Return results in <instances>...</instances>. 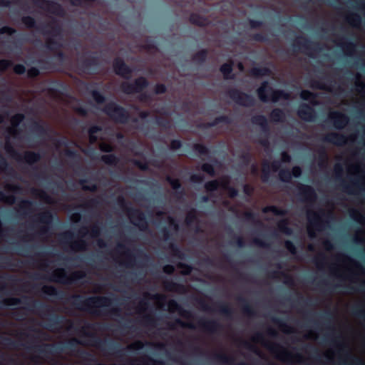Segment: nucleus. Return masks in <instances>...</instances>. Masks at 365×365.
I'll return each mask as SVG.
<instances>
[{"label":"nucleus","mask_w":365,"mask_h":365,"mask_svg":"<svg viewBox=\"0 0 365 365\" xmlns=\"http://www.w3.org/2000/svg\"><path fill=\"white\" fill-rule=\"evenodd\" d=\"M71 304L78 310L88 312L93 315L110 314L120 317L121 310L118 307H111L118 304V298L106 296H91L85 297L81 294H73L70 297Z\"/></svg>","instance_id":"obj_1"},{"label":"nucleus","mask_w":365,"mask_h":365,"mask_svg":"<svg viewBox=\"0 0 365 365\" xmlns=\"http://www.w3.org/2000/svg\"><path fill=\"white\" fill-rule=\"evenodd\" d=\"M91 328H93V324L88 323L84 327L81 329V332L85 336L90 338V344L91 346L102 351L110 350L115 351V356L119 358H122L124 356V349H120L118 344L110 340L102 339L94 333L86 331V329Z\"/></svg>","instance_id":"obj_2"},{"label":"nucleus","mask_w":365,"mask_h":365,"mask_svg":"<svg viewBox=\"0 0 365 365\" xmlns=\"http://www.w3.org/2000/svg\"><path fill=\"white\" fill-rule=\"evenodd\" d=\"M307 215L309 222L307 231L311 238L315 237L314 230H322L329 224V221L327 219L332 217L331 213H327L323 210H320L319 212L308 210Z\"/></svg>","instance_id":"obj_3"},{"label":"nucleus","mask_w":365,"mask_h":365,"mask_svg":"<svg viewBox=\"0 0 365 365\" xmlns=\"http://www.w3.org/2000/svg\"><path fill=\"white\" fill-rule=\"evenodd\" d=\"M102 110L115 123L126 124L130 120L129 111L114 101L106 104Z\"/></svg>","instance_id":"obj_4"},{"label":"nucleus","mask_w":365,"mask_h":365,"mask_svg":"<svg viewBox=\"0 0 365 365\" xmlns=\"http://www.w3.org/2000/svg\"><path fill=\"white\" fill-rule=\"evenodd\" d=\"M119 205L126 211L131 222L139 228L141 231L148 230V223L145 213L140 209L127 207L126 201L123 197H119L118 199Z\"/></svg>","instance_id":"obj_5"},{"label":"nucleus","mask_w":365,"mask_h":365,"mask_svg":"<svg viewBox=\"0 0 365 365\" xmlns=\"http://www.w3.org/2000/svg\"><path fill=\"white\" fill-rule=\"evenodd\" d=\"M257 93L259 100L264 103L269 100L276 103L280 99L288 100L290 97L289 94L284 90H274L267 81L262 83L257 89Z\"/></svg>","instance_id":"obj_6"},{"label":"nucleus","mask_w":365,"mask_h":365,"mask_svg":"<svg viewBox=\"0 0 365 365\" xmlns=\"http://www.w3.org/2000/svg\"><path fill=\"white\" fill-rule=\"evenodd\" d=\"M81 238L73 241L74 238L73 232L66 231L61 234L60 242L62 245H69L71 250L75 251H84L87 249L88 243L86 240L83 239L88 234V228L86 227H81L78 231Z\"/></svg>","instance_id":"obj_7"},{"label":"nucleus","mask_w":365,"mask_h":365,"mask_svg":"<svg viewBox=\"0 0 365 365\" xmlns=\"http://www.w3.org/2000/svg\"><path fill=\"white\" fill-rule=\"evenodd\" d=\"M85 277L86 274L81 271H76L69 277L64 269L58 268L54 270L49 277L45 276L43 278L53 282L63 284H71L75 281L82 279Z\"/></svg>","instance_id":"obj_8"},{"label":"nucleus","mask_w":365,"mask_h":365,"mask_svg":"<svg viewBox=\"0 0 365 365\" xmlns=\"http://www.w3.org/2000/svg\"><path fill=\"white\" fill-rule=\"evenodd\" d=\"M6 151L11 154L13 158L16 159L18 161H24L29 165H33L41 159V155L38 152L34 151H25L24 155L19 153L13 147L11 143L6 141L5 145Z\"/></svg>","instance_id":"obj_9"},{"label":"nucleus","mask_w":365,"mask_h":365,"mask_svg":"<svg viewBox=\"0 0 365 365\" xmlns=\"http://www.w3.org/2000/svg\"><path fill=\"white\" fill-rule=\"evenodd\" d=\"M253 340L262 343L263 346L270 352L277 354V357L280 360H288L293 356L290 352L287 351L279 344L265 341L264 336L261 333H257L253 337Z\"/></svg>","instance_id":"obj_10"},{"label":"nucleus","mask_w":365,"mask_h":365,"mask_svg":"<svg viewBox=\"0 0 365 365\" xmlns=\"http://www.w3.org/2000/svg\"><path fill=\"white\" fill-rule=\"evenodd\" d=\"M20 304L26 305L27 308L29 309L32 308H38L46 309L47 312L51 311V309L49 306L36 300H30V299L26 296L22 297L21 299L17 297H11L4 299L3 301H0V307L2 305L16 306Z\"/></svg>","instance_id":"obj_11"},{"label":"nucleus","mask_w":365,"mask_h":365,"mask_svg":"<svg viewBox=\"0 0 365 365\" xmlns=\"http://www.w3.org/2000/svg\"><path fill=\"white\" fill-rule=\"evenodd\" d=\"M292 46L294 50L297 51L303 49L302 51L306 53L311 57L313 56L312 52L317 53L322 50V47L318 42H313L303 36L297 37L294 41Z\"/></svg>","instance_id":"obj_12"},{"label":"nucleus","mask_w":365,"mask_h":365,"mask_svg":"<svg viewBox=\"0 0 365 365\" xmlns=\"http://www.w3.org/2000/svg\"><path fill=\"white\" fill-rule=\"evenodd\" d=\"M149 86V81L143 76L138 77L133 83L123 82L120 86V91L127 95L142 93Z\"/></svg>","instance_id":"obj_13"},{"label":"nucleus","mask_w":365,"mask_h":365,"mask_svg":"<svg viewBox=\"0 0 365 365\" xmlns=\"http://www.w3.org/2000/svg\"><path fill=\"white\" fill-rule=\"evenodd\" d=\"M227 96L236 104L243 107H252L255 105V98L237 88H230L227 92Z\"/></svg>","instance_id":"obj_14"},{"label":"nucleus","mask_w":365,"mask_h":365,"mask_svg":"<svg viewBox=\"0 0 365 365\" xmlns=\"http://www.w3.org/2000/svg\"><path fill=\"white\" fill-rule=\"evenodd\" d=\"M34 4L38 8L43 9L48 12L59 17H64L66 11L61 4L51 0H34Z\"/></svg>","instance_id":"obj_15"},{"label":"nucleus","mask_w":365,"mask_h":365,"mask_svg":"<svg viewBox=\"0 0 365 365\" xmlns=\"http://www.w3.org/2000/svg\"><path fill=\"white\" fill-rule=\"evenodd\" d=\"M53 220V213L48 210L38 214L36 221L43 224L36 233L38 237H43L49 233V226L52 224Z\"/></svg>","instance_id":"obj_16"},{"label":"nucleus","mask_w":365,"mask_h":365,"mask_svg":"<svg viewBox=\"0 0 365 365\" xmlns=\"http://www.w3.org/2000/svg\"><path fill=\"white\" fill-rule=\"evenodd\" d=\"M99 149L103 153H108L110 154L103 155L101 157V160L108 165H116L119 163V158L113 154L110 153L114 151V146L108 143H101L99 145Z\"/></svg>","instance_id":"obj_17"},{"label":"nucleus","mask_w":365,"mask_h":365,"mask_svg":"<svg viewBox=\"0 0 365 365\" xmlns=\"http://www.w3.org/2000/svg\"><path fill=\"white\" fill-rule=\"evenodd\" d=\"M113 68L116 75L127 80L130 78L133 71L132 68L127 65L125 61L119 57L114 58L113 61Z\"/></svg>","instance_id":"obj_18"},{"label":"nucleus","mask_w":365,"mask_h":365,"mask_svg":"<svg viewBox=\"0 0 365 365\" xmlns=\"http://www.w3.org/2000/svg\"><path fill=\"white\" fill-rule=\"evenodd\" d=\"M99 66V58L95 55H89L87 58L81 59L78 63V69L81 73H91Z\"/></svg>","instance_id":"obj_19"},{"label":"nucleus","mask_w":365,"mask_h":365,"mask_svg":"<svg viewBox=\"0 0 365 365\" xmlns=\"http://www.w3.org/2000/svg\"><path fill=\"white\" fill-rule=\"evenodd\" d=\"M334 173L336 178L337 180H341L340 186L341 187L342 190L349 194H354V190L359 187V183L356 181L351 180L350 183L347 184L344 180L341 179L343 174V167L341 164L337 163L334 165Z\"/></svg>","instance_id":"obj_20"},{"label":"nucleus","mask_w":365,"mask_h":365,"mask_svg":"<svg viewBox=\"0 0 365 365\" xmlns=\"http://www.w3.org/2000/svg\"><path fill=\"white\" fill-rule=\"evenodd\" d=\"M297 114L300 119L306 122H313L317 118L315 109L305 103H301L299 106Z\"/></svg>","instance_id":"obj_21"},{"label":"nucleus","mask_w":365,"mask_h":365,"mask_svg":"<svg viewBox=\"0 0 365 365\" xmlns=\"http://www.w3.org/2000/svg\"><path fill=\"white\" fill-rule=\"evenodd\" d=\"M297 189V195L301 197L302 200L313 202L317 200V193L312 186L298 183Z\"/></svg>","instance_id":"obj_22"},{"label":"nucleus","mask_w":365,"mask_h":365,"mask_svg":"<svg viewBox=\"0 0 365 365\" xmlns=\"http://www.w3.org/2000/svg\"><path fill=\"white\" fill-rule=\"evenodd\" d=\"M41 32L43 35H48L55 38L61 35L62 28L58 21L56 19H53L49 24L42 26Z\"/></svg>","instance_id":"obj_23"},{"label":"nucleus","mask_w":365,"mask_h":365,"mask_svg":"<svg viewBox=\"0 0 365 365\" xmlns=\"http://www.w3.org/2000/svg\"><path fill=\"white\" fill-rule=\"evenodd\" d=\"M302 170L299 166H294L292 170L289 169H282L279 171V178L283 182H290L292 178H299L301 177Z\"/></svg>","instance_id":"obj_24"},{"label":"nucleus","mask_w":365,"mask_h":365,"mask_svg":"<svg viewBox=\"0 0 365 365\" xmlns=\"http://www.w3.org/2000/svg\"><path fill=\"white\" fill-rule=\"evenodd\" d=\"M329 118L333 122L334 128L338 130L343 129L349 120V117L340 111L331 112Z\"/></svg>","instance_id":"obj_25"},{"label":"nucleus","mask_w":365,"mask_h":365,"mask_svg":"<svg viewBox=\"0 0 365 365\" xmlns=\"http://www.w3.org/2000/svg\"><path fill=\"white\" fill-rule=\"evenodd\" d=\"M197 324L202 330L210 334H215L222 328V325L215 319H200Z\"/></svg>","instance_id":"obj_26"},{"label":"nucleus","mask_w":365,"mask_h":365,"mask_svg":"<svg viewBox=\"0 0 365 365\" xmlns=\"http://www.w3.org/2000/svg\"><path fill=\"white\" fill-rule=\"evenodd\" d=\"M25 119V115L23 113H16L11 118V128H9L7 131L14 137H17L20 133L21 130L19 128V125Z\"/></svg>","instance_id":"obj_27"},{"label":"nucleus","mask_w":365,"mask_h":365,"mask_svg":"<svg viewBox=\"0 0 365 365\" xmlns=\"http://www.w3.org/2000/svg\"><path fill=\"white\" fill-rule=\"evenodd\" d=\"M323 140L337 146H341L346 143L347 138L341 133H330L324 137Z\"/></svg>","instance_id":"obj_28"},{"label":"nucleus","mask_w":365,"mask_h":365,"mask_svg":"<svg viewBox=\"0 0 365 365\" xmlns=\"http://www.w3.org/2000/svg\"><path fill=\"white\" fill-rule=\"evenodd\" d=\"M165 180L170 184L172 189L175 191L177 197L180 198L185 195V190L182 187V184L179 179L173 178L171 176L168 175Z\"/></svg>","instance_id":"obj_29"},{"label":"nucleus","mask_w":365,"mask_h":365,"mask_svg":"<svg viewBox=\"0 0 365 365\" xmlns=\"http://www.w3.org/2000/svg\"><path fill=\"white\" fill-rule=\"evenodd\" d=\"M189 21L191 24L200 27H205L210 24V21L207 17L197 13H192L190 15Z\"/></svg>","instance_id":"obj_30"},{"label":"nucleus","mask_w":365,"mask_h":365,"mask_svg":"<svg viewBox=\"0 0 365 365\" xmlns=\"http://www.w3.org/2000/svg\"><path fill=\"white\" fill-rule=\"evenodd\" d=\"M168 307L170 312L178 311L184 318L190 319L192 317L190 311L184 309L175 299H170L168 302Z\"/></svg>","instance_id":"obj_31"},{"label":"nucleus","mask_w":365,"mask_h":365,"mask_svg":"<svg viewBox=\"0 0 365 365\" xmlns=\"http://www.w3.org/2000/svg\"><path fill=\"white\" fill-rule=\"evenodd\" d=\"M238 302L241 304L242 311L244 314L247 317H252L256 315V312L253 307L249 303L247 299L242 297L237 298Z\"/></svg>","instance_id":"obj_32"},{"label":"nucleus","mask_w":365,"mask_h":365,"mask_svg":"<svg viewBox=\"0 0 365 365\" xmlns=\"http://www.w3.org/2000/svg\"><path fill=\"white\" fill-rule=\"evenodd\" d=\"M252 123L254 125H257L261 127L263 132L268 133L269 131V127L268 125L266 117L263 115H254L251 119Z\"/></svg>","instance_id":"obj_33"},{"label":"nucleus","mask_w":365,"mask_h":365,"mask_svg":"<svg viewBox=\"0 0 365 365\" xmlns=\"http://www.w3.org/2000/svg\"><path fill=\"white\" fill-rule=\"evenodd\" d=\"M250 76L254 78H259L262 76H269L272 71L266 67H253L250 70Z\"/></svg>","instance_id":"obj_34"},{"label":"nucleus","mask_w":365,"mask_h":365,"mask_svg":"<svg viewBox=\"0 0 365 365\" xmlns=\"http://www.w3.org/2000/svg\"><path fill=\"white\" fill-rule=\"evenodd\" d=\"M31 130L39 136H45L48 134V128L44 123L33 120L31 126Z\"/></svg>","instance_id":"obj_35"},{"label":"nucleus","mask_w":365,"mask_h":365,"mask_svg":"<svg viewBox=\"0 0 365 365\" xmlns=\"http://www.w3.org/2000/svg\"><path fill=\"white\" fill-rule=\"evenodd\" d=\"M65 320V317L62 315L53 314L48 319L46 327L48 329H54L60 326Z\"/></svg>","instance_id":"obj_36"},{"label":"nucleus","mask_w":365,"mask_h":365,"mask_svg":"<svg viewBox=\"0 0 365 365\" xmlns=\"http://www.w3.org/2000/svg\"><path fill=\"white\" fill-rule=\"evenodd\" d=\"M41 292L46 295L56 297L58 298H62L65 294L63 292L58 290L53 285H44L41 288Z\"/></svg>","instance_id":"obj_37"},{"label":"nucleus","mask_w":365,"mask_h":365,"mask_svg":"<svg viewBox=\"0 0 365 365\" xmlns=\"http://www.w3.org/2000/svg\"><path fill=\"white\" fill-rule=\"evenodd\" d=\"M339 45L346 53L351 55L354 51L356 44L353 41H351L347 37L343 36L339 38Z\"/></svg>","instance_id":"obj_38"},{"label":"nucleus","mask_w":365,"mask_h":365,"mask_svg":"<svg viewBox=\"0 0 365 365\" xmlns=\"http://www.w3.org/2000/svg\"><path fill=\"white\" fill-rule=\"evenodd\" d=\"M117 250H124V255L126 257V266L127 267H132L134 265L135 262V255H133L132 252L128 249L125 245L122 243H118L117 245Z\"/></svg>","instance_id":"obj_39"},{"label":"nucleus","mask_w":365,"mask_h":365,"mask_svg":"<svg viewBox=\"0 0 365 365\" xmlns=\"http://www.w3.org/2000/svg\"><path fill=\"white\" fill-rule=\"evenodd\" d=\"M279 276L284 278V283L285 284L289 286H293L294 284L293 277L284 272L273 271L269 274V277L272 279L279 278Z\"/></svg>","instance_id":"obj_40"},{"label":"nucleus","mask_w":365,"mask_h":365,"mask_svg":"<svg viewBox=\"0 0 365 365\" xmlns=\"http://www.w3.org/2000/svg\"><path fill=\"white\" fill-rule=\"evenodd\" d=\"M163 287L165 290L170 292H181L185 289V287L182 284L173 282L172 280L165 281L163 282Z\"/></svg>","instance_id":"obj_41"},{"label":"nucleus","mask_w":365,"mask_h":365,"mask_svg":"<svg viewBox=\"0 0 365 365\" xmlns=\"http://www.w3.org/2000/svg\"><path fill=\"white\" fill-rule=\"evenodd\" d=\"M270 120L274 123H282L285 119V113L281 108H274L269 113Z\"/></svg>","instance_id":"obj_42"},{"label":"nucleus","mask_w":365,"mask_h":365,"mask_svg":"<svg viewBox=\"0 0 365 365\" xmlns=\"http://www.w3.org/2000/svg\"><path fill=\"white\" fill-rule=\"evenodd\" d=\"M208 56V50L206 48L201 49L200 51L196 52L192 57V60L199 64L202 65L205 63L207 58Z\"/></svg>","instance_id":"obj_43"},{"label":"nucleus","mask_w":365,"mask_h":365,"mask_svg":"<svg viewBox=\"0 0 365 365\" xmlns=\"http://www.w3.org/2000/svg\"><path fill=\"white\" fill-rule=\"evenodd\" d=\"M230 124L231 123V118L225 115L216 117L212 121L207 123L204 125L205 128H212L220 123Z\"/></svg>","instance_id":"obj_44"},{"label":"nucleus","mask_w":365,"mask_h":365,"mask_svg":"<svg viewBox=\"0 0 365 365\" xmlns=\"http://www.w3.org/2000/svg\"><path fill=\"white\" fill-rule=\"evenodd\" d=\"M271 321L279 326V327L284 332V333H287V334H290V333H293L294 332V329L288 326L287 323H285L283 320H282L281 319L278 318V317H273L271 318Z\"/></svg>","instance_id":"obj_45"},{"label":"nucleus","mask_w":365,"mask_h":365,"mask_svg":"<svg viewBox=\"0 0 365 365\" xmlns=\"http://www.w3.org/2000/svg\"><path fill=\"white\" fill-rule=\"evenodd\" d=\"M232 63H223L220 68V71L223 74L224 78L226 80L232 79L234 78V75L232 74Z\"/></svg>","instance_id":"obj_46"},{"label":"nucleus","mask_w":365,"mask_h":365,"mask_svg":"<svg viewBox=\"0 0 365 365\" xmlns=\"http://www.w3.org/2000/svg\"><path fill=\"white\" fill-rule=\"evenodd\" d=\"M34 202L28 199L21 200L19 204V211L22 212L24 215H27L29 212L33 211V205Z\"/></svg>","instance_id":"obj_47"},{"label":"nucleus","mask_w":365,"mask_h":365,"mask_svg":"<svg viewBox=\"0 0 365 365\" xmlns=\"http://www.w3.org/2000/svg\"><path fill=\"white\" fill-rule=\"evenodd\" d=\"M264 213L272 212L276 216H284L287 214L285 210L279 208L275 205L266 206L262 209Z\"/></svg>","instance_id":"obj_48"},{"label":"nucleus","mask_w":365,"mask_h":365,"mask_svg":"<svg viewBox=\"0 0 365 365\" xmlns=\"http://www.w3.org/2000/svg\"><path fill=\"white\" fill-rule=\"evenodd\" d=\"M216 306L217 307V311L227 317H230L232 316L233 310L227 303L219 302L216 304Z\"/></svg>","instance_id":"obj_49"},{"label":"nucleus","mask_w":365,"mask_h":365,"mask_svg":"<svg viewBox=\"0 0 365 365\" xmlns=\"http://www.w3.org/2000/svg\"><path fill=\"white\" fill-rule=\"evenodd\" d=\"M214 359L220 362L227 364H232L235 361L234 357L225 353H217L213 355Z\"/></svg>","instance_id":"obj_50"},{"label":"nucleus","mask_w":365,"mask_h":365,"mask_svg":"<svg viewBox=\"0 0 365 365\" xmlns=\"http://www.w3.org/2000/svg\"><path fill=\"white\" fill-rule=\"evenodd\" d=\"M300 98L303 101H311L313 105L317 104V101H314L317 98V94L309 90H302L300 93Z\"/></svg>","instance_id":"obj_51"},{"label":"nucleus","mask_w":365,"mask_h":365,"mask_svg":"<svg viewBox=\"0 0 365 365\" xmlns=\"http://www.w3.org/2000/svg\"><path fill=\"white\" fill-rule=\"evenodd\" d=\"M21 22L24 24L26 27L29 29H36L41 31L42 27H38L36 26V20L34 17L31 16H25L21 18Z\"/></svg>","instance_id":"obj_52"},{"label":"nucleus","mask_w":365,"mask_h":365,"mask_svg":"<svg viewBox=\"0 0 365 365\" xmlns=\"http://www.w3.org/2000/svg\"><path fill=\"white\" fill-rule=\"evenodd\" d=\"M224 180L220 181L218 180H212L207 182L205 184V188L207 192H214L221 187V184Z\"/></svg>","instance_id":"obj_53"},{"label":"nucleus","mask_w":365,"mask_h":365,"mask_svg":"<svg viewBox=\"0 0 365 365\" xmlns=\"http://www.w3.org/2000/svg\"><path fill=\"white\" fill-rule=\"evenodd\" d=\"M221 187L225 190L227 191L228 196L230 198H235L238 195L237 189L232 186H230L228 180H224L223 182L221 184Z\"/></svg>","instance_id":"obj_54"},{"label":"nucleus","mask_w":365,"mask_h":365,"mask_svg":"<svg viewBox=\"0 0 365 365\" xmlns=\"http://www.w3.org/2000/svg\"><path fill=\"white\" fill-rule=\"evenodd\" d=\"M277 227L280 232L287 235L292 233V230L289 227V222L287 219H283L277 223Z\"/></svg>","instance_id":"obj_55"},{"label":"nucleus","mask_w":365,"mask_h":365,"mask_svg":"<svg viewBox=\"0 0 365 365\" xmlns=\"http://www.w3.org/2000/svg\"><path fill=\"white\" fill-rule=\"evenodd\" d=\"M185 223L188 226H191L194 222H197V210L194 208L190 210L186 215Z\"/></svg>","instance_id":"obj_56"},{"label":"nucleus","mask_w":365,"mask_h":365,"mask_svg":"<svg viewBox=\"0 0 365 365\" xmlns=\"http://www.w3.org/2000/svg\"><path fill=\"white\" fill-rule=\"evenodd\" d=\"M346 20L349 24L354 27H358L361 22V18L360 15L356 13L350 14L346 18Z\"/></svg>","instance_id":"obj_57"},{"label":"nucleus","mask_w":365,"mask_h":365,"mask_svg":"<svg viewBox=\"0 0 365 365\" xmlns=\"http://www.w3.org/2000/svg\"><path fill=\"white\" fill-rule=\"evenodd\" d=\"M32 193L47 203H51L52 201L51 197L43 190L33 189Z\"/></svg>","instance_id":"obj_58"},{"label":"nucleus","mask_w":365,"mask_h":365,"mask_svg":"<svg viewBox=\"0 0 365 365\" xmlns=\"http://www.w3.org/2000/svg\"><path fill=\"white\" fill-rule=\"evenodd\" d=\"M61 43L54 39L53 37L49 38L46 40V46L51 51H56L61 47Z\"/></svg>","instance_id":"obj_59"},{"label":"nucleus","mask_w":365,"mask_h":365,"mask_svg":"<svg viewBox=\"0 0 365 365\" xmlns=\"http://www.w3.org/2000/svg\"><path fill=\"white\" fill-rule=\"evenodd\" d=\"M193 150L200 155L207 156L210 154V149L202 143H195Z\"/></svg>","instance_id":"obj_60"},{"label":"nucleus","mask_w":365,"mask_h":365,"mask_svg":"<svg viewBox=\"0 0 365 365\" xmlns=\"http://www.w3.org/2000/svg\"><path fill=\"white\" fill-rule=\"evenodd\" d=\"M0 171L8 174L14 171L13 168L9 165L6 159L1 153H0Z\"/></svg>","instance_id":"obj_61"},{"label":"nucleus","mask_w":365,"mask_h":365,"mask_svg":"<svg viewBox=\"0 0 365 365\" xmlns=\"http://www.w3.org/2000/svg\"><path fill=\"white\" fill-rule=\"evenodd\" d=\"M169 249L172 251L174 256L181 259L184 258L183 252L175 242L173 241L169 244Z\"/></svg>","instance_id":"obj_62"},{"label":"nucleus","mask_w":365,"mask_h":365,"mask_svg":"<svg viewBox=\"0 0 365 365\" xmlns=\"http://www.w3.org/2000/svg\"><path fill=\"white\" fill-rule=\"evenodd\" d=\"M270 177V169H269V163L268 162H264L262 164V180L264 182H267L269 180Z\"/></svg>","instance_id":"obj_63"},{"label":"nucleus","mask_w":365,"mask_h":365,"mask_svg":"<svg viewBox=\"0 0 365 365\" xmlns=\"http://www.w3.org/2000/svg\"><path fill=\"white\" fill-rule=\"evenodd\" d=\"M155 123L157 125L164 129H169L171 128V122L166 118L157 116L155 118Z\"/></svg>","instance_id":"obj_64"}]
</instances>
